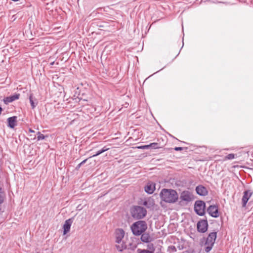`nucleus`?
Instances as JSON below:
<instances>
[{
  "label": "nucleus",
  "instance_id": "f8f14e48",
  "mask_svg": "<svg viewBox=\"0 0 253 253\" xmlns=\"http://www.w3.org/2000/svg\"><path fill=\"white\" fill-rule=\"evenodd\" d=\"M197 193L200 196H206L208 194V191L207 188L202 186L198 185L196 188Z\"/></svg>",
  "mask_w": 253,
  "mask_h": 253
},
{
  "label": "nucleus",
  "instance_id": "cd10ccee",
  "mask_svg": "<svg viewBox=\"0 0 253 253\" xmlns=\"http://www.w3.org/2000/svg\"><path fill=\"white\" fill-rule=\"evenodd\" d=\"M87 160V159H85V160H84L83 161H82V162L81 163V164H82V165L84 164L86 162Z\"/></svg>",
  "mask_w": 253,
  "mask_h": 253
},
{
  "label": "nucleus",
  "instance_id": "aec40b11",
  "mask_svg": "<svg viewBox=\"0 0 253 253\" xmlns=\"http://www.w3.org/2000/svg\"><path fill=\"white\" fill-rule=\"evenodd\" d=\"M5 197V194L2 191V189L0 188V204L3 203Z\"/></svg>",
  "mask_w": 253,
  "mask_h": 253
},
{
  "label": "nucleus",
  "instance_id": "4468645a",
  "mask_svg": "<svg viewBox=\"0 0 253 253\" xmlns=\"http://www.w3.org/2000/svg\"><path fill=\"white\" fill-rule=\"evenodd\" d=\"M72 223V220L71 219H69L65 221V223L63 225V229H64L63 234H64V235H65L70 231Z\"/></svg>",
  "mask_w": 253,
  "mask_h": 253
},
{
  "label": "nucleus",
  "instance_id": "473e14b6",
  "mask_svg": "<svg viewBox=\"0 0 253 253\" xmlns=\"http://www.w3.org/2000/svg\"><path fill=\"white\" fill-rule=\"evenodd\" d=\"M36 253H40V252H37Z\"/></svg>",
  "mask_w": 253,
  "mask_h": 253
},
{
  "label": "nucleus",
  "instance_id": "412c9836",
  "mask_svg": "<svg viewBox=\"0 0 253 253\" xmlns=\"http://www.w3.org/2000/svg\"><path fill=\"white\" fill-rule=\"evenodd\" d=\"M149 149H158L160 148L159 144L157 143H152L149 144Z\"/></svg>",
  "mask_w": 253,
  "mask_h": 253
},
{
  "label": "nucleus",
  "instance_id": "a878e982",
  "mask_svg": "<svg viewBox=\"0 0 253 253\" xmlns=\"http://www.w3.org/2000/svg\"><path fill=\"white\" fill-rule=\"evenodd\" d=\"M138 149H149V145H142L138 147Z\"/></svg>",
  "mask_w": 253,
  "mask_h": 253
},
{
  "label": "nucleus",
  "instance_id": "f03ea898",
  "mask_svg": "<svg viewBox=\"0 0 253 253\" xmlns=\"http://www.w3.org/2000/svg\"><path fill=\"white\" fill-rule=\"evenodd\" d=\"M125 236V231L122 229H117L114 233L115 247L119 252H122L126 248L125 242L123 240Z\"/></svg>",
  "mask_w": 253,
  "mask_h": 253
},
{
  "label": "nucleus",
  "instance_id": "7ed1b4c3",
  "mask_svg": "<svg viewBox=\"0 0 253 253\" xmlns=\"http://www.w3.org/2000/svg\"><path fill=\"white\" fill-rule=\"evenodd\" d=\"M147 224L144 220H139L133 223L131 226V230L133 234L135 236H139L147 229Z\"/></svg>",
  "mask_w": 253,
  "mask_h": 253
},
{
  "label": "nucleus",
  "instance_id": "9b49d317",
  "mask_svg": "<svg viewBox=\"0 0 253 253\" xmlns=\"http://www.w3.org/2000/svg\"><path fill=\"white\" fill-rule=\"evenodd\" d=\"M140 204H142L147 208H150L155 205V202L153 198L149 197L145 199Z\"/></svg>",
  "mask_w": 253,
  "mask_h": 253
},
{
  "label": "nucleus",
  "instance_id": "9d476101",
  "mask_svg": "<svg viewBox=\"0 0 253 253\" xmlns=\"http://www.w3.org/2000/svg\"><path fill=\"white\" fill-rule=\"evenodd\" d=\"M252 195V192H251L250 190H247L244 191V195L242 199L243 207H245L246 206V204Z\"/></svg>",
  "mask_w": 253,
  "mask_h": 253
},
{
  "label": "nucleus",
  "instance_id": "5701e85b",
  "mask_svg": "<svg viewBox=\"0 0 253 253\" xmlns=\"http://www.w3.org/2000/svg\"><path fill=\"white\" fill-rule=\"evenodd\" d=\"M168 251L171 252L172 253H175L176 252V249L174 246H170L168 247Z\"/></svg>",
  "mask_w": 253,
  "mask_h": 253
},
{
  "label": "nucleus",
  "instance_id": "ddd939ff",
  "mask_svg": "<svg viewBox=\"0 0 253 253\" xmlns=\"http://www.w3.org/2000/svg\"><path fill=\"white\" fill-rule=\"evenodd\" d=\"M19 96V94H15L10 96L6 97L3 99V102L5 104H8L9 103L18 99Z\"/></svg>",
  "mask_w": 253,
  "mask_h": 253
},
{
  "label": "nucleus",
  "instance_id": "f3484780",
  "mask_svg": "<svg viewBox=\"0 0 253 253\" xmlns=\"http://www.w3.org/2000/svg\"><path fill=\"white\" fill-rule=\"evenodd\" d=\"M155 189V185H153L152 184H148L145 187V191L148 194L153 193Z\"/></svg>",
  "mask_w": 253,
  "mask_h": 253
},
{
  "label": "nucleus",
  "instance_id": "1a4fd4ad",
  "mask_svg": "<svg viewBox=\"0 0 253 253\" xmlns=\"http://www.w3.org/2000/svg\"><path fill=\"white\" fill-rule=\"evenodd\" d=\"M207 211L212 217L216 218L219 216L218 208L215 205H211L208 208Z\"/></svg>",
  "mask_w": 253,
  "mask_h": 253
},
{
  "label": "nucleus",
  "instance_id": "39448f33",
  "mask_svg": "<svg viewBox=\"0 0 253 253\" xmlns=\"http://www.w3.org/2000/svg\"><path fill=\"white\" fill-rule=\"evenodd\" d=\"M216 232H211L209 234L205 243V245L207 246L205 251L207 253L209 252L212 248L216 238Z\"/></svg>",
  "mask_w": 253,
  "mask_h": 253
},
{
  "label": "nucleus",
  "instance_id": "0eeeda50",
  "mask_svg": "<svg viewBox=\"0 0 253 253\" xmlns=\"http://www.w3.org/2000/svg\"><path fill=\"white\" fill-rule=\"evenodd\" d=\"M205 203L204 201H197L194 205V211L197 214L202 216L205 213Z\"/></svg>",
  "mask_w": 253,
  "mask_h": 253
},
{
  "label": "nucleus",
  "instance_id": "b1692460",
  "mask_svg": "<svg viewBox=\"0 0 253 253\" xmlns=\"http://www.w3.org/2000/svg\"><path fill=\"white\" fill-rule=\"evenodd\" d=\"M137 251L138 253H153V251H149L146 250H141L140 249H138Z\"/></svg>",
  "mask_w": 253,
  "mask_h": 253
},
{
  "label": "nucleus",
  "instance_id": "4be33fe9",
  "mask_svg": "<svg viewBox=\"0 0 253 253\" xmlns=\"http://www.w3.org/2000/svg\"><path fill=\"white\" fill-rule=\"evenodd\" d=\"M37 135H38V136H37L38 140H43L45 138V136L43 134H42L39 131L38 132Z\"/></svg>",
  "mask_w": 253,
  "mask_h": 253
},
{
  "label": "nucleus",
  "instance_id": "f257e3e1",
  "mask_svg": "<svg viewBox=\"0 0 253 253\" xmlns=\"http://www.w3.org/2000/svg\"><path fill=\"white\" fill-rule=\"evenodd\" d=\"M160 196L163 201L168 203H174L178 199L177 192L171 189H163Z\"/></svg>",
  "mask_w": 253,
  "mask_h": 253
},
{
  "label": "nucleus",
  "instance_id": "423d86ee",
  "mask_svg": "<svg viewBox=\"0 0 253 253\" xmlns=\"http://www.w3.org/2000/svg\"><path fill=\"white\" fill-rule=\"evenodd\" d=\"M179 199L180 200L179 203L181 205L182 203L183 202L185 204H188L190 202L193 200L194 197L190 192L188 191H183L181 193Z\"/></svg>",
  "mask_w": 253,
  "mask_h": 253
},
{
  "label": "nucleus",
  "instance_id": "6e6552de",
  "mask_svg": "<svg viewBox=\"0 0 253 253\" xmlns=\"http://www.w3.org/2000/svg\"><path fill=\"white\" fill-rule=\"evenodd\" d=\"M208 223L207 219L199 221L197 224V230L201 233H205L208 230Z\"/></svg>",
  "mask_w": 253,
  "mask_h": 253
},
{
  "label": "nucleus",
  "instance_id": "c756f323",
  "mask_svg": "<svg viewBox=\"0 0 253 253\" xmlns=\"http://www.w3.org/2000/svg\"><path fill=\"white\" fill-rule=\"evenodd\" d=\"M29 131L32 133L34 132V130H32V129H30Z\"/></svg>",
  "mask_w": 253,
  "mask_h": 253
},
{
  "label": "nucleus",
  "instance_id": "393cba45",
  "mask_svg": "<svg viewBox=\"0 0 253 253\" xmlns=\"http://www.w3.org/2000/svg\"><path fill=\"white\" fill-rule=\"evenodd\" d=\"M234 158H235V155L234 154H229L225 157V159L226 160H232Z\"/></svg>",
  "mask_w": 253,
  "mask_h": 253
},
{
  "label": "nucleus",
  "instance_id": "6ab92c4d",
  "mask_svg": "<svg viewBox=\"0 0 253 253\" xmlns=\"http://www.w3.org/2000/svg\"><path fill=\"white\" fill-rule=\"evenodd\" d=\"M109 149V147H108L107 146H105L103 147L101 150L98 151L96 154L93 155V157L97 156L100 155V154L108 150Z\"/></svg>",
  "mask_w": 253,
  "mask_h": 253
},
{
  "label": "nucleus",
  "instance_id": "dca6fc26",
  "mask_svg": "<svg viewBox=\"0 0 253 253\" xmlns=\"http://www.w3.org/2000/svg\"><path fill=\"white\" fill-rule=\"evenodd\" d=\"M141 240L144 243H149L152 241V238L149 233L144 232L141 234Z\"/></svg>",
  "mask_w": 253,
  "mask_h": 253
},
{
  "label": "nucleus",
  "instance_id": "7c9ffc66",
  "mask_svg": "<svg viewBox=\"0 0 253 253\" xmlns=\"http://www.w3.org/2000/svg\"><path fill=\"white\" fill-rule=\"evenodd\" d=\"M118 139V137L115 138H112V141L115 140H116Z\"/></svg>",
  "mask_w": 253,
  "mask_h": 253
},
{
  "label": "nucleus",
  "instance_id": "a211bd4d",
  "mask_svg": "<svg viewBox=\"0 0 253 253\" xmlns=\"http://www.w3.org/2000/svg\"><path fill=\"white\" fill-rule=\"evenodd\" d=\"M30 102L32 109H34L37 105V99L33 97V95L31 94L29 97Z\"/></svg>",
  "mask_w": 253,
  "mask_h": 253
},
{
  "label": "nucleus",
  "instance_id": "2f4dec72",
  "mask_svg": "<svg viewBox=\"0 0 253 253\" xmlns=\"http://www.w3.org/2000/svg\"><path fill=\"white\" fill-rule=\"evenodd\" d=\"M2 110V109L1 107L0 106V114H1Z\"/></svg>",
  "mask_w": 253,
  "mask_h": 253
},
{
  "label": "nucleus",
  "instance_id": "20e7f679",
  "mask_svg": "<svg viewBox=\"0 0 253 253\" xmlns=\"http://www.w3.org/2000/svg\"><path fill=\"white\" fill-rule=\"evenodd\" d=\"M132 217L135 219L143 218L147 214V210L143 207L134 206L130 210Z\"/></svg>",
  "mask_w": 253,
  "mask_h": 253
},
{
  "label": "nucleus",
  "instance_id": "c85d7f7f",
  "mask_svg": "<svg viewBox=\"0 0 253 253\" xmlns=\"http://www.w3.org/2000/svg\"><path fill=\"white\" fill-rule=\"evenodd\" d=\"M82 165H82V164H81V163H80V164L78 165V166H77V168H80V167H81V166H82Z\"/></svg>",
  "mask_w": 253,
  "mask_h": 253
},
{
  "label": "nucleus",
  "instance_id": "2eb2a0df",
  "mask_svg": "<svg viewBox=\"0 0 253 253\" xmlns=\"http://www.w3.org/2000/svg\"><path fill=\"white\" fill-rule=\"evenodd\" d=\"M8 126L13 128L16 125L17 117L13 116L7 119Z\"/></svg>",
  "mask_w": 253,
  "mask_h": 253
},
{
  "label": "nucleus",
  "instance_id": "bb28decb",
  "mask_svg": "<svg viewBox=\"0 0 253 253\" xmlns=\"http://www.w3.org/2000/svg\"><path fill=\"white\" fill-rule=\"evenodd\" d=\"M174 150L175 151H181V150H182L183 149V147H176L174 148Z\"/></svg>",
  "mask_w": 253,
  "mask_h": 253
}]
</instances>
